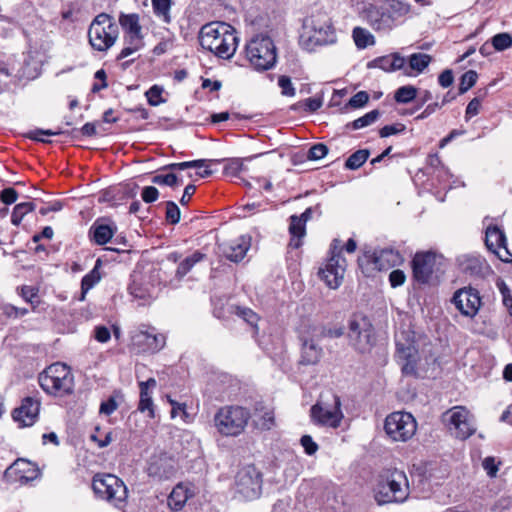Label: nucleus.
Masks as SVG:
<instances>
[{"instance_id": "nucleus-1", "label": "nucleus", "mask_w": 512, "mask_h": 512, "mask_svg": "<svg viewBox=\"0 0 512 512\" xmlns=\"http://www.w3.org/2000/svg\"><path fill=\"white\" fill-rule=\"evenodd\" d=\"M409 11L410 6L407 3L400 0H390L385 6L371 5L366 8L364 19L374 31L388 34Z\"/></svg>"}, {"instance_id": "nucleus-22", "label": "nucleus", "mask_w": 512, "mask_h": 512, "mask_svg": "<svg viewBox=\"0 0 512 512\" xmlns=\"http://www.w3.org/2000/svg\"><path fill=\"white\" fill-rule=\"evenodd\" d=\"M176 473V462L167 454L155 455L150 459L148 474L159 480L169 479Z\"/></svg>"}, {"instance_id": "nucleus-32", "label": "nucleus", "mask_w": 512, "mask_h": 512, "mask_svg": "<svg viewBox=\"0 0 512 512\" xmlns=\"http://www.w3.org/2000/svg\"><path fill=\"white\" fill-rule=\"evenodd\" d=\"M432 57L425 53H414L408 58V66L404 65L403 73L406 76H416L422 73L430 64Z\"/></svg>"}, {"instance_id": "nucleus-34", "label": "nucleus", "mask_w": 512, "mask_h": 512, "mask_svg": "<svg viewBox=\"0 0 512 512\" xmlns=\"http://www.w3.org/2000/svg\"><path fill=\"white\" fill-rule=\"evenodd\" d=\"M289 221V245L297 249L302 245V238L306 235V222L297 215L290 216Z\"/></svg>"}, {"instance_id": "nucleus-17", "label": "nucleus", "mask_w": 512, "mask_h": 512, "mask_svg": "<svg viewBox=\"0 0 512 512\" xmlns=\"http://www.w3.org/2000/svg\"><path fill=\"white\" fill-rule=\"evenodd\" d=\"M131 345L138 353L157 352L165 345V336L155 328L142 326L131 337Z\"/></svg>"}, {"instance_id": "nucleus-39", "label": "nucleus", "mask_w": 512, "mask_h": 512, "mask_svg": "<svg viewBox=\"0 0 512 512\" xmlns=\"http://www.w3.org/2000/svg\"><path fill=\"white\" fill-rule=\"evenodd\" d=\"M203 258L204 254L199 251H195L192 255L186 257L179 263L176 270V277L181 280L194 267V265L203 260Z\"/></svg>"}, {"instance_id": "nucleus-57", "label": "nucleus", "mask_w": 512, "mask_h": 512, "mask_svg": "<svg viewBox=\"0 0 512 512\" xmlns=\"http://www.w3.org/2000/svg\"><path fill=\"white\" fill-rule=\"evenodd\" d=\"M369 101V95L366 91H359L348 102V106L352 108L363 107Z\"/></svg>"}, {"instance_id": "nucleus-55", "label": "nucleus", "mask_w": 512, "mask_h": 512, "mask_svg": "<svg viewBox=\"0 0 512 512\" xmlns=\"http://www.w3.org/2000/svg\"><path fill=\"white\" fill-rule=\"evenodd\" d=\"M163 89L157 85L152 86L147 92L146 97L147 101L152 106L159 105L163 100L161 98V94Z\"/></svg>"}, {"instance_id": "nucleus-44", "label": "nucleus", "mask_w": 512, "mask_h": 512, "mask_svg": "<svg viewBox=\"0 0 512 512\" xmlns=\"http://www.w3.org/2000/svg\"><path fill=\"white\" fill-rule=\"evenodd\" d=\"M369 155L370 152L368 149L357 150L347 158L345 167L350 170H356L367 161Z\"/></svg>"}, {"instance_id": "nucleus-49", "label": "nucleus", "mask_w": 512, "mask_h": 512, "mask_svg": "<svg viewBox=\"0 0 512 512\" xmlns=\"http://www.w3.org/2000/svg\"><path fill=\"white\" fill-rule=\"evenodd\" d=\"M492 45L497 51H503L512 45V37L508 33H499L492 38Z\"/></svg>"}, {"instance_id": "nucleus-24", "label": "nucleus", "mask_w": 512, "mask_h": 512, "mask_svg": "<svg viewBox=\"0 0 512 512\" xmlns=\"http://www.w3.org/2000/svg\"><path fill=\"white\" fill-rule=\"evenodd\" d=\"M6 475L9 477L15 476V480L21 484H26L36 479L39 475L37 467L27 460L15 461L7 470Z\"/></svg>"}, {"instance_id": "nucleus-61", "label": "nucleus", "mask_w": 512, "mask_h": 512, "mask_svg": "<svg viewBox=\"0 0 512 512\" xmlns=\"http://www.w3.org/2000/svg\"><path fill=\"white\" fill-rule=\"evenodd\" d=\"M205 165V160H193L180 163H173L168 166L170 169L185 170L188 168H202Z\"/></svg>"}, {"instance_id": "nucleus-20", "label": "nucleus", "mask_w": 512, "mask_h": 512, "mask_svg": "<svg viewBox=\"0 0 512 512\" xmlns=\"http://www.w3.org/2000/svg\"><path fill=\"white\" fill-rule=\"evenodd\" d=\"M437 256L432 252L416 253L412 260L414 279L422 284L428 283L435 271Z\"/></svg>"}, {"instance_id": "nucleus-8", "label": "nucleus", "mask_w": 512, "mask_h": 512, "mask_svg": "<svg viewBox=\"0 0 512 512\" xmlns=\"http://www.w3.org/2000/svg\"><path fill=\"white\" fill-rule=\"evenodd\" d=\"M263 474L254 464L238 468L234 476L232 490L234 497L240 500H254L262 493Z\"/></svg>"}, {"instance_id": "nucleus-31", "label": "nucleus", "mask_w": 512, "mask_h": 512, "mask_svg": "<svg viewBox=\"0 0 512 512\" xmlns=\"http://www.w3.org/2000/svg\"><path fill=\"white\" fill-rule=\"evenodd\" d=\"M119 23L128 34L129 43L142 41L141 25L137 14H121Z\"/></svg>"}, {"instance_id": "nucleus-27", "label": "nucleus", "mask_w": 512, "mask_h": 512, "mask_svg": "<svg viewBox=\"0 0 512 512\" xmlns=\"http://www.w3.org/2000/svg\"><path fill=\"white\" fill-rule=\"evenodd\" d=\"M404 257L394 248L387 247L373 254V263L378 270H389L403 263Z\"/></svg>"}, {"instance_id": "nucleus-40", "label": "nucleus", "mask_w": 512, "mask_h": 512, "mask_svg": "<svg viewBox=\"0 0 512 512\" xmlns=\"http://www.w3.org/2000/svg\"><path fill=\"white\" fill-rule=\"evenodd\" d=\"M352 36L355 42V45L359 49H364L370 45H374L375 38L374 36L366 29L361 27H355L352 32Z\"/></svg>"}, {"instance_id": "nucleus-9", "label": "nucleus", "mask_w": 512, "mask_h": 512, "mask_svg": "<svg viewBox=\"0 0 512 512\" xmlns=\"http://www.w3.org/2000/svg\"><path fill=\"white\" fill-rule=\"evenodd\" d=\"M92 488L98 497L118 508L124 506L128 496L124 482L112 474H96Z\"/></svg>"}, {"instance_id": "nucleus-21", "label": "nucleus", "mask_w": 512, "mask_h": 512, "mask_svg": "<svg viewBox=\"0 0 512 512\" xmlns=\"http://www.w3.org/2000/svg\"><path fill=\"white\" fill-rule=\"evenodd\" d=\"M250 411L242 406H230L226 411V436H237L241 434L249 419Z\"/></svg>"}, {"instance_id": "nucleus-64", "label": "nucleus", "mask_w": 512, "mask_h": 512, "mask_svg": "<svg viewBox=\"0 0 512 512\" xmlns=\"http://www.w3.org/2000/svg\"><path fill=\"white\" fill-rule=\"evenodd\" d=\"M406 275L402 270H393L389 275V282L392 287H398L404 284Z\"/></svg>"}, {"instance_id": "nucleus-4", "label": "nucleus", "mask_w": 512, "mask_h": 512, "mask_svg": "<svg viewBox=\"0 0 512 512\" xmlns=\"http://www.w3.org/2000/svg\"><path fill=\"white\" fill-rule=\"evenodd\" d=\"M41 388L50 395L63 397L74 390V375L71 368L56 362L48 366L38 377Z\"/></svg>"}, {"instance_id": "nucleus-12", "label": "nucleus", "mask_w": 512, "mask_h": 512, "mask_svg": "<svg viewBox=\"0 0 512 512\" xmlns=\"http://www.w3.org/2000/svg\"><path fill=\"white\" fill-rule=\"evenodd\" d=\"M442 421L449 431L461 440L469 438L476 431L473 416L463 406H455L444 412Z\"/></svg>"}, {"instance_id": "nucleus-29", "label": "nucleus", "mask_w": 512, "mask_h": 512, "mask_svg": "<svg viewBox=\"0 0 512 512\" xmlns=\"http://www.w3.org/2000/svg\"><path fill=\"white\" fill-rule=\"evenodd\" d=\"M460 270L468 276H483L488 266L484 259L478 256L464 255L458 258Z\"/></svg>"}, {"instance_id": "nucleus-54", "label": "nucleus", "mask_w": 512, "mask_h": 512, "mask_svg": "<svg viewBox=\"0 0 512 512\" xmlns=\"http://www.w3.org/2000/svg\"><path fill=\"white\" fill-rule=\"evenodd\" d=\"M21 296L22 298L30 303L33 307L37 304L38 301V289L32 286H23L21 288Z\"/></svg>"}, {"instance_id": "nucleus-30", "label": "nucleus", "mask_w": 512, "mask_h": 512, "mask_svg": "<svg viewBox=\"0 0 512 512\" xmlns=\"http://www.w3.org/2000/svg\"><path fill=\"white\" fill-rule=\"evenodd\" d=\"M406 60L399 53L377 57L368 64V67L379 68L385 72L403 70Z\"/></svg>"}, {"instance_id": "nucleus-25", "label": "nucleus", "mask_w": 512, "mask_h": 512, "mask_svg": "<svg viewBox=\"0 0 512 512\" xmlns=\"http://www.w3.org/2000/svg\"><path fill=\"white\" fill-rule=\"evenodd\" d=\"M116 230L113 222L97 219L89 229V238L97 245H104L112 239Z\"/></svg>"}, {"instance_id": "nucleus-53", "label": "nucleus", "mask_w": 512, "mask_h": 512, "mask_svg": "<svg viewBox=\"0 0 512 512\" xmlns=\"http://www.w3.org/2000/svg\"><path fill=\"white\" fill-rule=\"evenodd\" d=\"M152 182L154 184H158V185H166V186L173 187V186L178 185V177H177V175H175L173 173L165 174V175L159 174V175H155L152 178Z\"/></svg>"}, {"instance_id": "nucleus-23", "label": "nucleus", "mask_w": 512, "mask_h": 512, "mask_svg": "<svg viewBox=\"0 0 512 512\" xmlns=\"http://www.w3.org/2000/svg\"><path fill=\"white\" fill-rule=\"evenodd\" d=\"M40 402L32 397L23 399L21 405L14 409L13 419L22 426H31L38 418Z\"/></svg>"}, {"instance_id": "nucleus-35", "label": "nucleus", "mask_w": 512, "mask_h": 512, "mask_svg": "<svg viewBox=\"0 0 512 512\" xmlns=\"http://www.w3.org/2000/svg\"><path fill=\"white\" fill-rule=\"evenodd\" d=\"M130 294L143 301H149L154 297L155 287L144 279L133 278L129 286Z\"/></svg>"}, {"instance_id": "nucleus-38", "label": "nucleus", "mask_w": 512, "mask_h": 512, "mask_svg": "<svg viewBox=\"0 0 512 512\" xmlns=\"http://www.w3.org/2000/svg\"><path fill=\"white\" fill-rule=\"evenodd\" d=\"M28 313L26 308H18L14 305L1 303L0 304V326L6 323L8 319H17Z\"/></svg>"}, {"instance_id": "nucleus-10", "label": "nucleus", "mask_w": 512, "mask_h": 512, "mask_svg": "<svg viewBox=\"0 0 512 512\" xmlns=\"http://www.w3.org/2000/svg\"><path fill=\"white\" fill-rule=\"evenodd\" d=\"M310 416L317 425L339 427L343 418L340 398L335 394H330L327 399L321 396L320 400L311 407Z\"/></svg>"}, {"instance_id": "nucleus-7", "label": "nucleus", "mask_w": 512, "mask_h": 512, "mask_svg": "<svg viewBox=\"0 0 512 512\" xmlns=\"http://www.w3.org/2000/svg\"><path fill=\"white\" fill-rule=\"evenodd\" d=\"M119 36V27L114 18L100 13L91 22L88 29L89 43L93 49L104 52L110 49Z\"/></svg>"}, {"instance_id": "nucleus-14", "label": "nucleus", "mask_w": 512, "mask_h": 512, "mask_svg": "<svg viewBox=\"0 0 512 512\" xmlns=\"http://www.w3.org/2000/svg\"><path fill=\"white\" fill-rule=\"evenodd\" d=\"M340 240L334 239L330 246L331 256L324 269L319 270V276L332 289L338 288L346 270V260L342 256Z\"/></svg>"}, {"instance_id": "nucleus-60", "label": "nucleus", "mask_w": 512, "mask_h": 512, "mask_svg": "<svg viewBox=\"0 0 512 512\" xmlns=\"http://www.w3.org/2000/svg\"><path fill=\"white\" fill-rule=\"evenodd\" d=\"M17 199H18V192L12 187L4 188L0 192V201L6 205L15 203L17 201Z\"/></svg>"}, {"instance_id": "nucleus-2", "label": "nucleus", "mask_w": 512, "mask_h": 512, "mask_svg": "<svg viewBox=\"0 0 512 512\" xmlns=\"http://www.w3.org/2000/svg\"><path fill=\"white\" fill-rule=\"evenodd\" d=\"M409 481L404 471L393 469L383 472L375 488V500L379 505L403 503L409 497Z\"/></svg>"}, {"instance_id": "nucleus-11", "label": "nucleus", "mask_w": 512, "mask_h": 512, "mask_svg": "<svg viewBox=\"0 0 512 512\" xmlns=\"http://www.w3.org/2000/svg\"><path fill=\"white\" fill-rule=\"evenodd\" d=\"M384 430L392 441L406 442L415 435L417 422L411 413L397 411L386 417Z\"/></svg>"}, {"instance_id": "nucleus-62", "label": "nucleus", "mask_w": 512, "mask_h": 512, "mask_svg": "<svg viewBox=\"0 0 512 512\" xmlns=\"http://www.w3.org/2000/svg\"><path fill=\"white\" fill-rule=\"evenodd\" d=\"M300 443L303 446L306 454L313 455L318 450V445L313 441L312 437L309 435H303L300 439Z\"/></svg>"}, {"instance_id": "nucleus-16", "label": "nucleus", "mask_w": 512, "mask_h": 512, "mask_svg": "<svg viewBox=\"0 0 512 512\" xmlns=\"http://www.w3.org/2000/svg\"><path fill=\"white\" fill-rule=\"evenodd\" d=\"M224 22L214 21L205 24L199 35L203 49L214 53L219 58H224Z\"/></svg>"}, {"instance_id": "nucleus-43", "label": "nucleus", "mask_w": 512, "mask_h": 512, "mask_svg": "<svg viewBox=\"0 0 512 512\" xmlns=\"http://www.w3.org/2000/svg\"><path fill=\"white\" fill-rule=\"evenodd\" d=\"M380 116L379 110L375 109L368 113H366L364 116L359 117L358 119L348 123L346 125V128H351L353 130L362 129L364 127H367L371 124H373Z\"/></svg>"}, {"instance_id": "nucleus-15", "label": "nucleus", "mask_w": 512, "mask_h": 512, "mask_svg": "<svg viewBox=\"0 0 512 512\" xmlns=\"http://www.w3.org/2000/svg\"><path fill=\"white\" fill-rule=\"evenodd\" d=\"M348 336L361 353L369 351L375 343L374 328L366 317H354L350 320Z\"/></svg>"}, {"instance_id": "nucleus-52", "label": "nucleus", "mask_w": 512, "mask_h": 512, "mask_svg": "<svg viewBox=\"0 0 512 512\" xmlns=\"http://www.w3.org/2000/svg\"><path fill=\"white\" fill-rule=\"evenodd\" d=\"M406 130V126L402 123H394L391 125H385L379 130L381 138L389 137L392 135L403 133Z\"/></svg>"}, {"instance_id": "nucleus-33", "label": "nucleus", "mask_w": 512, "mask_h": 512, "mask_svg": "<svg viewBox=\"0 0 512 512\" xmlns=\"http://www.w3.org/2000/svg\"><path fill=\"white\" fill-rule=\"evenodd\" d=\"M251 246V238L249 236H241L237 240L231 242L229 251H226V259L238 263L246 255Z\"/></svg>"}, {"instance_id": "nucleus-46", "label": "nucleus", "mask_w": 512, "mask_h": 512, "mask_svg": "<svg viewBox=\"0 0 512 512\" xmlns=\"http://www.w3.org/2000/svg\"><path fill=\"white\" fill-rule=\"evenodd\" d=\"M235 29L226 23V59L232 57L237 49L239 39L234 35Z\"/></svg>"}, {"instance_id": "nucleus-36", "label": "nucleus", "mask_w": 512, "mask_h": 512, "mask_svg": "<svg viewBox=\"0 0 512 512\" xmlns=\"http://www.w3.org/2000/svg\"><path fill=\"white\" fill-rule=\"evenodd\" d=\"M230 311L231 313H235L237 316L242 318L252 327L254 336L258 334L257 324L260 318L254 311H252L250 308L240 306H231Z\"/></svg>"}, {"instance_id": "nucleus-56", "label": "nucleus", "mask_w": 512, "mask_h": 512, "mask_svg": "<svg viewBox=\"0 0 512 512\" xmlns=\"http://www.w3.org/2000/svg\"><path fill=\"white\" fill-rule=\"evenodd\" d=\"M328 153V148L325 144L318 143L313 145L308 152V158L311 160H320Z\"/></svg>"}, {"instance_id": "nucleus-59", "label": "nucleus", "mask_w": 512, "mask_h": 512, "mask_svg": "<svg viewBox=\"0 0 512 512\" xmlns=\"http://www.w3.org/2000/svg\"><path fill=\"white\" fill-rule=\"evenodd\" d=\"M278 85L281 88L283 95L290 97L295 95V89L293 87L291 79L288 76H280L278 79Z\"/></svg>"}, {"instance_id": "nucleus-51", "label": "nucleus", "mask_w": 512, "mask_h": 512, "mask_svg": "<svg viewBox=\"0 0 512 512\" xmlns=\"http://www.w3.org/2000/svg\"><path fill=\"white\" fill-rule=\"evenodd\" d=\"M274 426V413L272 410H266L263 415L256 420V427L261 430H270Z\"/></svg>"}, {"instance_id": "nucleus-5", "label": "nucleus", "mask_w": 512, "mask_h": 512, "mask_svg": "<svg viewBox=\"0 0 512 512\" xmlns=\"http://www.w3.org/2000/svg\"><path fill=\"white\" fill-rule=\"evenodd\" d=\"M395 360L404 376L418 377L419 353L414 332L400 330L395 334Z\"/></svg>"}, {"instance_id": "nucleus-58", "label": "nucleus", "mask_w": 512, "mask_h": 512, "mask_svg": "<svg viewBox=\"0 0 512 512\" xmlns=\"http://www.w3.org/2000/svg\"><path fill=\"white\" fill-rule=\"evenodd\" d=\"M243 169V164L238 158L226 159V177L236 176Z\"/></svg>"}, {"instance_id": "nucleus-47", "label": "nucleus", "mask_w": 512, "mask_h": 512, "mask_svg": "<svg viewBox=\"0 0 512 512\" xmlns=\"http://www.w3.org/2000/svg\"><path fill=\"white\" fill-rule=\"evenodd\" d=\"M478 74L474 70H469L465 72L461 78L459 83V93L464 94L467 92L471 87H473L477 81Z\"/></svg>"}, {"instance_id": "nucleus-26", "label": "nucleus", "mask_w": 512, "mask_h": 512, "mask_svg": "<svg viewBox=\"0 0 512 512\" xmlns=\"http://www.w3.org/2000/svg\"><path fill=\"white\" fill-rule=\"evenodd\" d=\"M195 495V488L190 483L177 484L168 496L167 504L172 511H180L186 502Z\"/></svg>"}, {"instance_id": "nucleus-50", "label": "nucleus", "mask_w": 512, "mask_h": 512, "mask_svg": "<svg viewBox=\"0 0 512 512\" xmlns=\"http://www.w3.org/2000/svg\"><path fill=\"white\" fill-rule=\"evenodd\" d=\"M166 220L173 225L180 220V209L173 201L166 202Z\"/></svg>"}, {"instance_id": "nucleus-41", "label": "nucleus", "mask_w": 512, "mask_h": 512, "mask_svg": "<svg viewBox=\"0 0 512 512\" xmlns=\"http://www.w3.org/2000/svg\"><path fill=\"white\" fill-rule=\"evenodd\" d=\"M35 204L33 202H22L17 204L12 211L11 223L19 226L23 218L30 212L34 211Z\"/></svg>"}, {"instance_id": "nucleus-45", "label": "nucleus", "mask_w": 512, "mask_h": 512, "mask_svg": "<svg viewBox=\"0 0 512 512\" xmlns=\"http://www.w3.org/2000/svg\"><path fill=\"white\" fill-rule=\"evenodd\" d=\"M417 96V88L412 85L401 86L395 92L394 99L397 103H409Z\"/></svg>"}, {"instance_id": "nucleus-19", "label": "nucleus", "mask_w": 512, "mask_h": 512, "mask_svg": "<svg viewBox=\"0 0 512 512\" xmlns=\"http://www.w3.org/2000/svg\"><path fill=\"white\" fill-rule=\"evenodd\" d=\"M485 244L503 262L512 261V253L507 248V240L503 230L497 225H488L485 232Z\"/></svg>"}, {"instance_id": "nucleus-13", "label": "nucleus", "mask_w": 512, "mask_h": 512, "mask_svg": "<svg viewBox=\"0 0 512 512\" xmlns=\"http://www.w3.org/2000/svg\"><path fill=\"white\" fill-rule=\"evenodd\" d=\"M322 331L314 325H303L299 330V340L301 342V356L299 364L316 365L323 356V349L319 345V338Z\"/></svg>"}, {"instance_id": "nucleus-6", "label": "nucleus", "mask_w": 512, "mask_h": 512, "mask_svg": "<svg viewBox=\"0 0 512 512\" xmlns=\"http://www.w3.org/2000/svg\"><path fill=\"white\" fill-rule=\"evenodd\" d=\"M251 66L257 71L272 69L277 61V49L273 40L264 34L254 36L245 47Z\"/></svg>"}, {"instance_id": "nucleus-28", "label": "nucleus", "mask_w": 512, "mask_h": 512, "mask_svg": "<svg viewBox=\"0 0 512 512\" xmlns=\"http://www.w3.org/2000/svg\"><path fill=\"white\" fill-rule=\"evenodd\" d=\"M157 382L154 378H149L146 381L139 383L140 388V400L138 404V410L140 412H148L149 418L155 417L154 403L152 400V390L156 387Z\"/></svg>"}, {"instance_id": "nucleus-63", "label": "nucleus", "mask_w": 512, "mask_h": 512, "mask_svg": "<svg viewBox=\"0 0 512 512\" xmlns=\"http://www.w3.org/2000/svg\"><path fill=\"white\" fill-rule=\"evenodd\" d=\"M159 192L154 186H146L143 188L141 197L144 202L152 203L157 200Z\"/></svg>"}, {"instance_id": "nucleus-37", "label": "nucleus", "mask_w": 512, "mask_h": 512, "mask_svg": "<svg viewBox=\"0 0 512 512\" xmlns=\"http://www.w3.org/2000/svg\"><path fill=\"white\" fill-rule=\"evenodd\" d=\"M155 16L165 24L171 23L172 0H151Z\"/></svg>"}, {"instance_id": "nucleus-42", "label": "nucleus", "mask_w": 512, "mask_h": 512, "mask_svg": "<svg viewBox=\"0 0 512 512\" xmlns=\"http://www.w3.org/2000/svg\"><path fill=\"white\" fill-rule=\"evenodd\" d=\"M100 273L96 265L88 274H86L81 281V297L80 300L85 299L87 292L92 289L100 281Z\"/></svg>"}, {"instance_id": "nucleus-48", "label": "nucleus", "mask_w": 512, "mask_h": 512, "mask_svg": "<svg viewBox=\"0 0 512 512\" xmlns=\"http://www.w3.org/2000/svg\"><path fill=\"white\" fill-rule=\"evenodd\" d=\"M62 134V131L61 130H57V131H54V130H44V129H35V130H32V131H29L28 133L25 134V136L31 140H34V141H39V142H43V143H50V140H46L43 138V135L45 136H55V135H60Z\"/></svg>"}, {"instance_id": "nucleus-18", "label": "nucleus", "mask_w": 512, "mask_h": 512, "mask_svg": "<svg viewBox=\"0 0 512 512\" xmlns=\"http://www.w3.org/2000/svg\"><path fill=\"white\" fill-rule=\"evenodd\" d=\"M452 302L462 315L469 318L477 315L482 304L479 292L472 287L457 290L453 295Z\"/></svg>"}, {"instance_id": "nucleus-3", "label": "nucleus", "mask_w": 512, "mask_h": 512, "mask_svg": "<svg viewBox=\"0 0 512 512\" xmlns=\"http://www.w3.org/2000/svg\"><path fill=\"white\" fill-rule=\"evenodd\" d=\"M337 41L331 19L324 13L312 15L304 22V32L300 37L301 46L309 51L317 47L334 44Z\"/></svg>"}]
</instances>
